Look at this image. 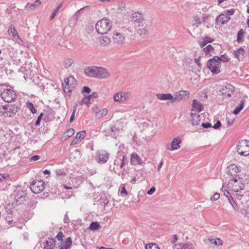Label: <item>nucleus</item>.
I'll return each instance as SVG.
<instances>
[{"instance_id": "nucleus-1", "label": "nucleus", "mask_w": 249, "mask_h": 249, "mask_svg": "<svg viewBox=\"0 0 249 249\" xmlns=\"http://www.w3.org/2000/svg\"><path fill=\"white\" fill-rule=\"evenodd\" d=\"M0 93L1 99L7 103L15 101L17 97L13 87L7 82L0 83Z\"/></svg>"}, {"instance_id": "nucleus-2", "label": "nucleus", "mask_w": 249, "mask_h": 249, "mask_svg": "<svg viewBox=\"0 0 249 249\" xmlns=\"http://www.w3.org/2000/svg\"><path fill=\"white\" fill-rule=\"evenodd\" d=\"M85 73L89 76L95 77L101 79H105L110 76V73L103 67H91L85 70Z\"/></svg>"}, {"instance_id": "nucleus-3", "label": "nucleus", "mask_w": 249, "mask_h": 249, "mask_svg": "<svg viewBox=\"0 0 249 249\" xmlns=\"http://www.w3.org/2000/svg\"><path fill=\"white\" fill-rule=\"evenodd\" d=\"M112 21L109 19L103 18L96 24V31L101 35H104L109 32L112 27Z\"/></svg>"}, {"instance_id": "nucleus-4", "label": "nucleus", "mask_w": 249, "mask_h": 249, "mask_svg": "<svg viewBox=\"0 0 249 249\" xmlns=\"http://www.w3.org/2000/svg\"><path fill=\"white\" fill-rule=\"evenodd\" d=\"M228 186L229 188H231L234 192H238L244 188L245 181L243 178L238 177L237 178L230 179Z\"/></svg>"}, {"instance_id": "nucleus-5", "label": "nucleus", "mask_w": 249, "mask_h": 249, "mask_svg": "<svg viewBox=\"0 0 249 249\" xmlns=\"http://www.w3.org/2000/svg\"><path fill=\"white\" fill-rule=\"evenodd\" d=\"M220 60V57L217 56H213V58L208 60L207 64V68L213 74H217L220 72L221 63Z\"/></svg>"}, {"instance_id": "nucleus-6", "label": "nucleus", "mask_w": 249, "mask_h": 249, "mask_svg": "<svg viewBox=\"0 0 249 249\" xmlns=\"http://www.w3.org/2000/svg\"><path fill=\"white\" fill-rule=\"evenodd\" d=\"M241 168L235 164H231L227 168V178L230 179L237 178L240 176Z\"/></svg>"}, {"instance_id": "nucleus-7", "label": "nucleus", "mask_w": 249, "mask_h": 249, "mask_svg": "<svg viewBox=\"0 0 249 249\" xmlns=\"http://www.w3.org/2000/svg\"><path fill=\"white\" fill-rule=\"evenodd\" d=\"M2 108L1 113L7 117H11L15 115L20 109L19 107L15 104L6 105L3 106Z\"/></svg>"}, {"instance_id": "nucleus-8", "label": "nucleus", "mask_w": 249, "mask_h": 249, "mask_svg": "<svg viewBox=\"0 0 249 249\" xmlns=\"http://www.w3.org/2000/svg\"><path fill=\"white\" fill-rule=\"evenodd\" d=\"M234 87L230 84L222 86L219 89L220 95L222 96L223 99L231 97L234 93Z\"/></svg>"}, {"instance_id": "nucleus-9", "label": "nucleus", "mask_w": 249, "mask_h": 249, "mask_svg": "<svg viewBox=\"0 0 249 249\" xmlns=\"http://www.w3.org/2000/svg\"><path fill=\"white\" fill-rule=\"evenodd\" d=\"M237 152L241 156H247L249 155V141L242 140L237 144Z\"/></svg>"}, {"instance_id": "nucleus-10", "label": "nucleus", "mask_w": 249, "mask_h": 249, "mask_svg": "<svg viewBox=\"0 0 249 249\" xmlns=\"http://www.w3.org/2000/svg\"><path fill=\"white\" fill-rule=\"evenodd\" d=\"M14 199L17 205L21 204L26 200L27 194L21 187L17 188L14 192Z\"/></svg>"}, {"instance_id": "nucleus-11", "label": "nucleus", "mask_w": 249, "mask_h": 249, "mask_svg": "<svg viewBox=\"0 0 249 249\" xmlns=\"http://www.w3.org/2000/svg\"><path fill=\"white\" fill-rule=\"evenodd\" d=\"M109 158V153L105 150H98L96 153L95 160L98 163H106Z\"/></svg>"}, {"instance_id": "nucleus-12", "label": "nucleus", "mask_w": 249, "mask_h": 249, "mask_svg": "<svg viewBox=\"0 0 249 249\" xmlns=\"http://www.w3.org/2000/svg\"><path fill=\"white\" fill-rule=\"evenodd\" d=\"M65 83L63 84V89L65 93L71 92L76 85V80L72 76L65 79Z\"/></svg>"}, {"instance_id": "nucleus-13", "label": "nucleus", "mask_w": 249, "mask_h": 249, "mask_svg": "<svg viewBox=\"0 0 249 249\" xmlns=\"http://www.w3.org/2000/svg\"><path fill=\"white\" fill-rule=\"evenodd\" d=\"M45 183L42 180H34L30 185L31 191L35 194H38L43 191L45 188Z\"/></svg>"}, {"instance_id": "nucleus-14", "label": "nucleus", "mask_w": 249, "mask_h": 249, "mask_svg": "<svg viewBox=\"0 0 249 249\" xmlns=\"http://www.w3.org/2000/svg\"><path fill=\"white\" fill-rule=\"evenodd\" d=\"M112 39L113 43L119 46L123 45L125 42V38L124 35L117 32H115L113 33Z\"/></svg>"}, {"instance_id": "nucleus-15", "label": "nucleus", "mask_w": 249, "mask_h": 249, "mask_svg": "<svg viewBox=\"0 0 249 249\" xmlns=\"http://www.w3.org/2000/svg\"><path fill=\"white\" fill-rule=\"evenodd\" d=\"M137 26V34L142 38H147L149 36V32L146 26H143L142 24H139Z\"/></svg>"}, {"instance_id": "nucleus-16", "label": "nucleus", "mask_w": 249, "mask_h": 249, "mask_svg": "<svg viewBox=\"0 0 249 249\" xmlns=\"http://www.w3.org/2000/svg\"><path fill=\"white\" fill-rule=\"evenodd\" d=\"M131 19L135 22V26L142 24L143 23L144 19L142 15L140 13H134L132 14Z\"/></svg>"}, {"instance_id": "nucleus-17", "label": "nucleus", "mask_w": 249, "mask_h": 249, "mask_svg": "<svg viewBox=\"0 0 249 249\" xmlns=\"http://www.w3.org/2000/svg\"><path fill=\"white\" fill-rule=\"evenodd\" d=\"M233 54L238 60L243 61L245 58V51L242 47H240L237 50L234 51Z\"/></svg>"}, {"instance_id": "nucleus-18", "label": "nucleus", "mask_w": 249, "mask_h": 249, "mask_svg": "<svg viewBox=\"0 0 249 249\" xmlns=\"http://www.w3.org/2000/svg\"><path fill=\"white\" fill-rule=\"evenodd\" d=\"M92 111L95 113L96 117L99 118L105 116L107 113V108L100 110L99 108L96 105H94L92 107Z\"/></svg>"}, {"instance_id": "nucleus-19", "label": "nucleus", "mask_w": 249, "mask_h": 249, "mask_svg": "<svg viewBox=\"0 0 249 249\" xmlns=\"http://www.w3.org/2000/svg\"><path fill=\"white\" fill-rule=\"evenodd\" d=\"M72 241L71 237H69L67 238L65 242L61 243V245H58V247H56L58 249H68L70 248L72 244Z\"/></svg>"}, {"instance_id": "nucleus-20", "label": "nucleus", "mask_w": 249, "mask_h": 249, "mask_svg": "<svg viewBox=\"0 0 249 249\" xmlns=\"http://www.w3.org/2000/svg\"><path fill=\"white\" fill-rule=\"evenodd\" d=\"M192 111L198 113L202 110L203 106L196 100H194L193 101Z\"/></svg>"}, {"instance_id": "nucleus-21", "label": "nucleus", "mask_w": 249, "mask_h": 249, "mask_svg": "<svg viewBox=\"0 0 249 249\" xmlns=\"http://www.w3.org/2000/svg\"><path fill=\"white\" fill-rule=\"evenodd\" d=\"M192 119L191 120L193 125H198L201 121L200 116L198 113L192 112L191 114Z\"/></svg>"}, {"instance_id": "nucleus-22", "label": "nucleus", "mask_w": 249, "mask_h": 249, "mask_svg": "<svg viewBox=\"0 0 249 249\" xmlns=\"http://www.w3.org/2000/svg\"><path fill=\"white\" fill-rule=\"evenodd\" d=\"M230 20L229 16H225L224 14H220L216 18V22L217 24H224Z\"/></svg>"}, {"instance_id": "nucleus-23", "label": "nucleus", "mask_w": 249, "mask_h": 249, "mask_svg": "<svg viewBox=\"0 0 249 249\" xmlns=\"http://www.w3.org/2000/svg\"><path fill=\"white\" fill-rule=\"evenodd\" d=\"M119 132V129L115 125H111L108 129V133L113 138H116Z\"/></svg>"}, {"instance_id": "nucleus-24", "label": "nucleus", "mask_w": 249, "mask_h": 249, "mask_svg": "<svg viewBox=\"0 0 249 249\" xmlns=\"http://www.w3.org/2000/svg\"><path fill=\"white\" fill-rule=\"evenodd\" d=\"M41 4V2L39 0H36L33 3L30 4L27 3L25 6L26 9H30L31 10L33 11L36 9Z\"/></svg>"}, {"instance_id": "nucleus-25", "label": "nucleus", "mask_w": 249, "mask_h": 249, "mask_svg": "<svg viewBox=\"0 0 249 249\" xmlns=\"http://www.w3.org/2000/svg\"><path fill=\"white\" fill-rule=\"evenodd\" d=\"M203 51L206 56H212L214 53L213 47L211 45H208L206 47L203 48Z\"/></svg>"}, {"instance_id": "nucleus-26", "label": "nucleus", "mask_w": 249, "mask_h": 249, "mask_svg": "<svg viewBox=\"0 0 249 249\" xmlns=\"http://www.w3.org/2000/svg\"><path fill=\"white\" fill-rule=\"evenodd\" d=\"M157 98L160 100H171L173 99V96L170 93H159L156 95Z\"/></svg>"}, {"instance_id": "nucleus-27", "label": "nucleus", "mask_w": 249, "mask_h": 249, "mask_svg": "<svg viewBox=\"0 0 249 249\" xmlns=\"http://www.w3.org/2000/svg\"><path fill=\"white\" fill-rule=\"evenodd\" d=\"M99 42L102 46H107L111 43V39L107 36H102L99 38Z\"/></svg>"}, {"instance_id": "nucleus-28", "label": "nucleus", "mask_w": 249, "mask_h": 249, "mask_svg": "<svg viewBox=\"0 0 249 249\" xmlns=\"http://www.w3.org/2000/svg\"><path fill=\"white\" fill-rule=\"evenodd\" d=\"M245 100L244 99H242L238 105H237L235 109H234L233 113L235 115H237L243 109L244 104L245 103Z\"/></svg>"}, {"instance_id": "nucleus-29", "label": "nucleus", "mask_w": 249, "mask_h": 249, "mask_svg": "<svg viewBox=\"0 0 249 249\" xmlns=\"http://www.w3.org/2000/svg\"><path fill=\"white\" fill-rule=\"evenodd\" d=\"M55 241L52 239L46 241L44 244V249H53V247L56 246Z\"/></svg>"}, {"instance_id": "nucleus-30", "label": "nucleus", "mask_w": 249, "mask_h": 249, "mask_svg": "<svg viewBox=\"0 0 249 249\" xmlns=\"http://www.w3.org/2000/svg\"><path fill=\"white\" fill-rule=\"evenodd\" d=\"M181 141L179 138H174L173 141L171 142V150H175L178 149L179 148V144L181 143Z\"/></svg>"}, {"instance_id": "nucleus-31", "label": "nucleus", "mask_w": 249, "mask_h": 249, "mask_svg": "<svg viewBox=\"0 0 249 249\" xmlns=\"http://www.w3.org/2000/svg\"><path fill=\"white\" fill-rule=\"evenodd\" d=\"M130 161L131 164L136 165L141 163V160L137 154L133 153L131 155Z\"/></svg>"}, {"instance_id": "nucleus-32", "label": "nucleus", "mask_w": 249, "mask_h": 249, "mask_svg": "<svg viewBox=\"0 0 249 249\" xmlns=\"http://www.w3.org/2000/svg\"><path fill=\"white\" fill-rule=\"evenodd\" d=\"M245 32L243 29H240L237 34V41L239 43H242L244 41Z\"/></svg>"}, {"instance_id": "nucleus-33", "label": "nucleus", "mask_w": 249, "mask_h": 249, "mask_svg": "<svg viewBox=\"0 0 249 249\" xmlns=\"http://www.w3.org/2000/svg\"><path fill=\"white\" fill-rule=\"evenodd\" d=\"M74 130L73 128H69L67 129L64 133L62 139L64 140H67L69 138L71 137L74 133Z\"/></svg>"}, {"instance_id": "nucleus-34", "label": "nucleus", "mask_w": 249, "mask_h": 249, "mask_svg": "<svg viewBox=\"0 0 249 249\" xmlns=\"http://www.w3.org/2000/svg\"><path fill=\"white\" fill-rule=\"evenodd\" d=\"M113 100L115 102H124L122 96V92H118L116 93L113 96Z\"/></svg>"}, {"instance_id": "nucleus-35", "label": "nucleus", "mask_w": 249, "mask_h": 249, "mask_svg": "<svg viewBox=\"0 0 249 249\" xmlns=\"http://www.w3.org/2000/svg\"><path fill=\"white\" fill-rule=\"evenodd\" d=\"M9 34L10 35V34H12V36L15 38H16V37L18 38H19V36L18 35V32L16 30V29H15V27H12V26H11L9 29H8V31Z\"/></svg>"}, {"instance_id": "nucleus-36", "label": "nucleus", "mask_w": 249, "mask_h": 249, "mask_svg": "<svg viewBox=\"0 0 249 249\" xmlns=\"http://www.w3.org/2000/svg\"><path fill=\"white\" fill-rule=\"evenodd\" d=\"M91 99L89 96V95L87 96L86 95H84V97L82 100L81 102L80 103V105H82L83 104H86L88 106V107H89V105L91 104Z\"/></svg>"}, {"instance_id": "nucleus-37", "label": "nucleus", "mask_w": 249, "mask_h": 249, "mask_svg": "<svg viewBox=\"0 0 249 249\" xmlns=\"http://www.w3.org/2000/svg\"><path fill=\"white\" fill-rule=\"evenodd\" d=\"M100 228L101 225L97 222H92L89 227V229L92 231L98 230Z\"/></svg>"}, {"instance_id": "nucleus-38", "label": "nucleus", "mask_w": 249, "mask_h": 249, "mask_svg": "<svg viewBox=\"0 0 249 249\" xmlns=\"http://www.w3.org/2000/svg\"><path fill=\"white\" fill-rule=\"evenodd\" d=\"M228 200L229 201L230 203L232 205L233 209L236 210H238V207L236 203L235 202L233 198L231 196V195H230L229 197H228Z\"/></svg>"}, {"instance_id": "nucleus-39", "label": "nucleus", "mask_w": 249, "mask_h": 249, "mask_svg": "<svg viewBox=\"0 0 249 249\" xmlns=\"http://www.w3.org/2000/svg\"><path fill=\"white\" fill-rule=\"evenodd\" d=\"M193 26L196 28H197L201 24L200 18L198 16H195L193 19Z\"/></svg>"}, {"instance_id": "nucleus-40", "label": "nucleus", "mask_w": 249, "mask_h": 249, "mask_svg": "<svg viewBox=\"0 0 249 249\" xmlns=\"http://www.w3.org/2000/svg\"><path fill=\"white\" fill-rule=\"evenodd\" d=\"M26 107H27L31 111V112L33 113H36L37 112L36 109L35 108L34 105L32 103L30 102H27L26 103Z\"/></svg>"}, {"instance_id": "nucleus-41", "label": "nucleus", "mask_w": 249, "mask_h": 249, "mask_svg": "<svg viewBox=\"0 0 249 249\" xmlns=\"http://www.w3.org/2000/svg\"><path fill=\"white\" fill-rule=\"evenodd\" d=\"M209 240L211 243H213L217 246H221L223 244L222 241L219 238H217L215 240L213 239L209 238Z\"/></svg>"}, {"instance_id": "nucleus-42", "label": "nucleus", "mask_w": 249, "mask_h": 249, "mask_svg": "<svg viewBox=\"0 0 249 249\" xmlns=\"http://www.w3.org/2000/svg\"><path fill=\"white\" fill-rule=\"evenodd\" d=\"M178 94L181 97V99L185 97L189 98L190 95L189 93L185 90H180L178 92Z\"/></svg>"}, {"instance_id": "nucleus-43", "label": "nucleus", "mask_w": 249, "mask_h": 249, "mask_svg": "<svg viewBox=\"0 0 249 249\" xmlns=\"http://www.w3.org/2000/svg\"><path fill=\"white\" fill-rule=\"evenodd\" d=\"M145 248L146 249H160L157 244L153 243L147 244Z\"/></svg>"}, {"instance_id": "nucleus-44", "label": "nucleus", "mask_w": 249, "mask_h": 249, "mask_svg": "<svg viewBox=\"0 0 249 249\" xmlns=\"http://www.w3.org/2000/svg\"><path fill=\"white\" fill-rule=\"evenodd\" d=\"M86 136V132L85 130L80 131L76 134V137L79 141L84 139Z\"/></svg>"}, {"instance_id": "nucleus-45", "label": "nucleus", "mask_w": 249, "mask_h": 249, "mask_svg": "<svg viewBox=\"0 0 249 249\" xmlns=\"http://www.w3.org/2000/svg\"><path fill=\"white\" fill-rule=\"evenodd\" d=\"M77 105L76 104L75 105H74L73 107L72 113L71 116L70 117V122L71 123L74 119L75 113L77 109Z\"/></svg>"}, {"instance_id": "nucleus-46", "label": "nucleus", "mask_w": 249, "mask_h": 249, "mask_svg": "<svg viewBox=\"0 0 249 249\" xmlns=\"http://www.w3.org/2000/svg\"><path fill=\"white\" fill-rule=\"evenodd\" d=\"M121 164L120 165V168H123L124 166L127 164V160L125 156H123L122 159H121Z\"/></svg>"}, {"instance_id": "nucleus-47", "label": "nucleus", "mask_w": 249, "mask_h": 249, "mask_svg": "<svg viewBox=\"0 0 249 249\" xmlns=\"http://www.w3.org/2000/svg\"><path fill=\"white\" fill-rule=\"evenodd\" d=\"M73 63V60L71 58H67L64 60V64L66 68L70 67Z\"/></svg>"}, {"instance_id": "nucleus-48", "label": "nucleus", "mask_w": 249, "mask_h": 249, "mask_svg": "<svg viewBox=\"0 0 249 249\" xmlns=\"http://www.w3.org/2000/svg\"><path fill=\"white\" fill-rule=\"evenodd\" d=\"M220 60L219 61L221 63V62H227L230 61L229 58L226 54L222 55L221 57H220Z\"/></svg>"}, {"instance_id": "nucleus-49", "label": "nucleus", "mask_w": 249, "mask_h": 249, "mask_svg": "<svg viewBox=\"0 0 249 249\" xmlns=\"http://www.w3.org/2000/svg\"><path fill=\"white\" fill-rule=\"evenodd\" d=\"M63 237L64 234L62 231H60L58 233L56 236V238L60 242V243H62L63 241Z\"/></svg>"}, {"instance_id": "nucleus-50", "label": "nucleus", "mask_w": 249, "mask_h": 249, "mask_svg": "<svg viewBox=\"0 0 249 249\" xmlns=\"http://www.w3.org/2000/svg\"><path fill=\"white\" fill-rule=\"evenodd\" d=\"M226 121L227 127H229L233 124L234 119H231L228 117H226Z\"/></svg>"}, {"instance_id": "nucleus-51", "label": "nucleus", "mask_w": 249, "mask_h": 249, "mask_svg": "<svg viewBox=\"0 0 249 249\" xmlns=\"http://www.w3.org/2000/svg\"><path fill=\"white\" fill-rule=\"evenodd\" d=\"M119 191L120 192L121 194H124L125 195H128V192L125 189V186L124 185H121L119 188Z\"/></svg>"}, {"instance_id": "nucleus-52", "label": "nucleus", "mask_w": 249, "mask_h": 249, "mask_svg": "<svg viewBox=\"0 0 249 249\" xmlns=\"http://www.w3.org/2000/svg\"><path fill=\"white\" fill-rule=\"evenodd\" d=\"M44 114L43 113H41L40 114V115L38 116V117H37V119L35 124V125L36 126H38L40 125V121L43 116Z\"/></svg>"}, {"instance_id": "nucleus-53", "label": "nucleus", "mask_w": 249, "mask_h": 249, "mask_svg": "<svg viewBox=\"0 0 249 249\" xmlns=\"http://www.w3.org/2000/svg\"><path fill=\"white\" fill-rule=\"evenodd\" d=\"M5 219L8 222V224L11 227H13L14 225H15L14 223H13V220L12 219L11 216H6Z\"/></svg>"}, {"instance_id": "nucleus-54", "label": "nucleus", "mask_w": 249, "mask_h": 249, "mask_svg": "<svg viewBox=\"0 0 249 249\" xmlns=\"http://www.w3.org/2000/svg\"><path fill=\"white\" fill-rule=\"evenodd\" d=\"M130 96V93L129 92H122V96L123 98L124 102L125 100H127L129 99Z\"/></svg>"}, {"instance_id": "nucleus-55", "label": "nucleus", "mask_w": 249, "mask_h": 249, "mask_svg": "<svg viewBox=\"0 0 249 249\" xmlns=\"http://www.w3.org/2000/svg\"><path fill=\"white\" fill-rule=\"evenodd\" d=\"M181 99H182L181 97H180V96L178 94V92H177L175 94V96L174 97L173 96V99L171 100V101H172L171 103H174L177 101H179Z\"/></svg>"}, {"instance_id": "nucleus-56", "label": "nucleus", "mask_w": 249, "mask_h": 249, "mask_svg": "<svg viewBox=\"0 0 249 249\" xmlns=\"http://www.w3.org/2000/svg\"><path fill=\"white\" fill-rule=\"evenodd\" d=\"M183 249H195L192 243H185Z\"/></svg>"}, {"instance_id": "nucleus-57", "label": "nucleus", "mask_w": 249, "mask_h": 249, "mask_svg": "<svg viewBox=\"0 0 249 249\" xmlns=\"http://www.w3.org/2000/svg\"><path fill=\"white\" fill-rule=\"evenodd\" d=\"M55 173L58 176H64L66 175V172L63 169H57Z\"/></svg>"}, {"instance_id": "nucleus-58", "label": "nucleus", "mask_w": 249, "mask_h": 249, "mask_svg": "<svg viewBox=\"0 0 249 249\" xmlns=\"http://www.w3.org/2000/svg\"><path fill=\"white\" fill-rule=\"evenodd\" d=\"M184 246V244L179 243L175 244L174 247V249H183Z\"/></svg>"}, {"instance_id": "nucleus-59", "label": "nucleus", "mask_w": 249, "mask_h": 249, "mask_svg": "<svg viewBox=\"0 0 249 249\" xmlns=\"http://www.w3.org/2000/svg\"><path fill=\"white\" fill-rule=\"evenodd\" d=\"M203 38L207 44L209 43H212L214 41V39L210 37V36H205L204 37H203Z\"/></svg>"}, {"instance_id": "nucleus-60", "label": "nucleus", "mask_w": 249, "mask_h": 249, "mask_svg": "<svg viewBox=\"0 0 249 249\" xmlns=\"http://www.w3.org/2000/svg\"><path fill=\"white\" fill-rule=\"evenodd\" d=\"M221 126V124L220 121H217L216 123L212 126L214 129H218Z\"/></svg>"}, {"instance_id": "nucleus-61", "label": "nucleus", "mask_w": 249, "mask_h": 249, "mask_svg": "<svg viewBox=\"0 0 249 249\" xmlns=\"http://www.w3.org/2000/svg\"><path fill=\"white\" fill-rule=\"evenodd\" d=\"M220 197L219 193H215L213 196L211 197V200L213 201L217 200Z\"/></svg>"}, {"instance_id": "nucleus-62", "label": "nucleus", "mask_w": 249, "mask_h": 249, "mask_svg": "<svg viewBox=\"0 0 249 249\" xmlns=\"http://www.w3.org/2000/svg\"><path fill=\"white\" fill-rule=\"evenodd\" d=\"M202 41H198V44L201 48H204L205 46H206L207 43L206 41H205V40L203 37H202Z\"/></svg>"}, {"instance_id": "nucleus-63", "label": "nucleus", "mask_w": 249, "mask_h": 249, "mask_svg": "<svg viewBox=\"0 0 249 249\" xmlns=\"http://www.w3.org/2000/svg\"><path fill=\"white\" fill-rule=\"evenodd\" d=\"M201 126L205 128H211L212 127L211 124L209 123H203L201 124Z\"/></svg>"}, {"instance_id": "nucleus-64", "label": "nucleus", "mask_w": 249, "mask_h": 249, "mask_svg": "<svg viewBox=\"0 0 249 249\" xmlns=\"http://www.w3.org/2000/svg\"><path fill=\"white\" fill-rule=\"evenodd\" d=\"M90 92V89L87 86H84L82 89V92L83 93H89Z\"/></svg>"}]
</instances>
